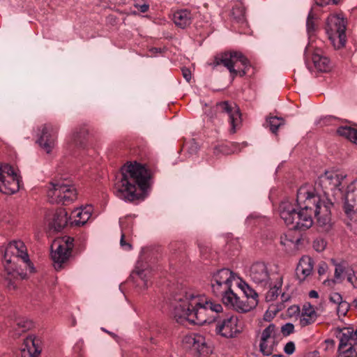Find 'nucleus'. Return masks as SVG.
<instances>
[{"mask_svg":"<svg viewBox=\"0 0 357 357\" xmlns=\"http://www.w3.org/2000/svg\"><path fill=\"white\" fill-rule=\"evenodd\" d=\"M347 175L337 172H326L315 181L314 188L301 186L297 191L296 208L289 200L282 201L279 206L281 218L290 229L305 231L313 223V215L322 231L328 232L333 227L331 208L333 202L328 192L342 194L340 188Z\"/></svg>","mask_w":357,"mask_h":357,"instance_id":"f257e3e1","label":"nucleus"},{"mask_svg":"<svg viewBox=\"0 0 357 357\" xmlns=\"http://www.w3.org/2000/svg\"><path fill=\"white\" fill-rule=\"evenodd\" d=\"M172 305V314L177 322L186 320L197 325L211 322L215 319L211 314H217L222 310L220 304L208 301L204 295H195L186 291L176 294Z\"/></svg>","mask_w":357,"mask_h":357,"instance_id":"f03ea898","label":"nucleus"},{"mask_svg":"<svg viewBox=\"0 0 357 357\" xmlns=\"http://www.w3.org/2000/svg\"><path fill=\"white\" fill-rule=\"evenodd\" d=\"M151 172L145 166L135 162L124 165L114 183L116 195L125 201L139 199L150 186Z\"/></svg>","mask_w":357,"mask_h":357,"instance_id":"7ed1b4c3","label":"nucleus"},{"mask_svg":"<svg viewBox=\"0 0 357 357\" xmlns=\"http://www.w3.org/2000/svg\"><path fill=\"white\" fill-rule=\"evenodd\" d=\"M10 253L15 254L17 257H20L24 262L26 268H27L30 273H33L35 268L29 259L24 243L21 241L10 242L5 250L3 260L6 263L4 268L7 274L5 278L8 282V286H13V288H15V280L26 279L27 275L26 273L20 272L8 266L12 261L11 257L9 256Z\"/></svg>","mask_w":357,"mask_h":357,"instance_id":"20e7f679","label":"nucleus"},{"mask_svg":"<svg viewBox=\"0 0 357 357\" xmlns=\"http://www.w3.org/2000/svg\"><path fill=\"white\" fill-rule=\"evenodd\" d=\"M220 65L228 69L232 78L245 76L251 67L250 61L238 51L224 52L215 56L210 66L215 68Z\"/></svg>","mask_w":357,"mask_h":357,"instance_id":"39448f33","label":"nucleus"},{"mask_svg":"<svg viewBox=\"0 0 357 357\" xmlns=\"http://www.w3.org/2000/svg\"><path fill=\"white\" fill-rule=\"evenodd\" d=\"M346 23L340 15H331L326 20V32L335 49L344 47L346 43Z\"/></svg>","mask_w":357,"mask_h":357,"instance_id":"423d86ee","label":"nucleus"},{"mask_svg":"<svg viewBox=\"0 0 357 357\" xmlns=\"http://www.w3.org/2000/svg\"><path fill=\"white\" fill-rule=\"evenodd\" d=\"M73 241V238L64 236L61 240L55 241L52 245L51 257L56 271L61 270L63 264L69 259L74 246Z\"/></svg>","mask_w":357,"mask_h":357,"instance_id":"0eeeda50","label":"nucleus"},{"mask_svg":"<svg viewBox=\"0 0 357 357\" xmlns=\"http://www.w3.org/2000/svg\"><path fill=\"white\" fill-rule=\"evenodd\" d=\"M52 188L47 192L52 204H68L77 198L74 186L63 182L52 183Z\"/></svg>","mask_w":357,"mask_h":357,"instance_id":"6e6552de","label":"nucleus"},{"mask_svg":"<svg viewBox=\"0 0 357 357\" xmlns=\"http://www.w3.org/2000/svg\"><path fill=\"white\" fill-rule=\"evenodd\" d=\"M243 324L238 317L233 314H226L216 324L215 331L225 338H234L243 332Z\"/></svg>","mask_w":357,"mask_h":357,"instance_id":"1a4fd4ad","label":"nucleus"},{"mask_svg":"<svg viewBox=\"0 0 357 357\" xmlns=\"http://www.w3.org/2000/svg\"><path fill=\"white\" fill-rule=\"evenodd\" d=\"M234 279V273L229 268H222L214 273L211 279V288L216 296L226 295L231 289V285Z\"/></svg>","mask_w":357,"mask_h":357,"instance_id":"9d476101","label":"nucleus"},{"mask_svg":"<svg viewBox=\"0 0 357 357\" xmlns=\"http://www.w3.org/2000/svg\"><path fill=\"white\" fill-rule=\"evenodd\" d=\"M218 112L223 117H227L231 125L229 132L234 134L241 128V114L236 103L222 101L216 104Z\"/></svg>","mask_w":357,"mask_h":357,"instance_id":"9b49d317","label":"nucleus"},{"mask_svg":"<svg viewBox=\"0 0 357 357\" xmlns=\"http://www.w3.org/2000/svg\"><path fill=\"white\" fill-rule=\"evenodd\" d=\"M59 128L52 123H45L40 130L37 143L47 153H50L56 145Z\"/></svg>","mask_w":357,"mask_h":357,"instance_id":"f8f14e48","label":"nucleus"},{"mask_svg":"<svg viewBox=\"0 0 357 357\" xmlns=\"http://www.w3.org/2000/svg\"><path fill=\"white\" fill-rule=\"evenodd\" d=\"M223 303L229 307H233L239 312H247L255 308L258 304V300L241 301L234 291H229L222 297Z\"/></svg>","mask_w":357,"mask_h":357,"instance_id":"ddd939ff","label":"nucleus"},{"mask_svg":"<svg viewBox=\"0 0 357 357\" xmlns=\"http://www.w3.org/2000/svg\"><path fill=\"white\" fill-rule=\"evenodd\" d=\"M249 276L253 282L261 287L271 286L269 272L264 262L254 263L250 268Z\"/></svg>","mask_w":357,"mask_h":357,"instance_id":"4468645a","label":"nucleus"},{"mask_svg":"<svg viewBox=\"0 0 357 357\" xmlns=\"http://www.w3.org/2000/svg\"><path fill=\"white\" fill-rule=\"evenodd\" d=\"M337 337L340 343V349H346L357 351V328H343L338 329Z\"/></svg>","mask_w":357,"mask_h":357,"instance_id":"2eb2a0df","label":"nucleus"},{"mask_svg":"<svg viewBox=\"0 0 357 357\" xmlns=\"http://www.w3.org/2000/svg\"><path fill=\"white\" fill-rule=\"evenodd\" d=\"M314 266V261L309 256H303L296 268V275L299 282H303L309 275H311Z\"/></svg>","mask_w":357,"mask_h":357,"instance_id":"dca6fc26","label":"nucleus"},{"mask_svg":"<svg viewBox=\"0 0 357 357\" xmlns=\"http://www.w3.org/2000/svg\"><path fill=\"white\" fill-rule=\"evenodd\" d=\"M312 60L315 69L321 73L329 72L331 68V63L329 59L324 56L319 49L316 50L312 56Z\"/></svg>","mask_w":357,"mask_h":357,"instance_id":"f3484780","label":"nucleus"},{"mask_svg":"<svg viewBox=\"0 0 357 357\" xmlns=\"http://www.w3.org/2000/svg\"><path fill=\"white\" fill-rule=\"evenodd\" d=\"M20 189V179L18 176H8V178L3 177L0 185V192L12 195L17 192Z\"/></svg>","mask_w":357,"mask_h":357,"instance_id":"a211bd4d","label":"nucleus"},{"mask_svg":"<svg viewBox=\"0 0 357 357\" xmlns=\"http://www.w3.org/2000/svg\"><path fill=\"white\" fill-rule=\"evenodd\" d=\"M68 220L67 211L64 208H59L54 214L52 222L50 223L51 227L59 231L67 225Z\"/></svg>","mask_w":357,"mask_h":357,"instance_id":"6ab92c4d","label":"nucleus"},{"mask_svg":"<svg viewBox=\"0 0 357 357\" xmlns=\"http://www.w3.org/2000/svg\"><path fill=\"white\" fill-rule=\"evenodd\" d=\"M173 21L177 26L185 29L192 23V14L188 10L176 11L173 15Z\"/></svg>","mask_w":357,"mask_h":357,"instance_id":"aec40b11","label":"nucleus"},{"mask_svg":"<svg viewBox=\"0 0 357 357\" xmlns=\"http://www.w3.org/2000/svg\"><path fill=\"white\" fill-rule=\"evenodd\" d=\"M333 264L335 266V273H334V278L332 280H326L324 282V284L328 286H334L336 283H342L343 281L342 275L345 273L347 275V272H350V271H347L346 267L343 264H337L335 263L334 259H332Z\"/></svg>","mask_w":357,"mask_h":357,"instance_id":"412c9836","label":"nucleus"},{"mask_svg":"<svg viewBox=\"0 0 357 357\" xmlns=\"http://www.w3.org/2000/svg\"><path fill=\"white\" fill-rule=\"evenodd\" d=\"M88 135L89 130L85 127L76 128L72 135V143L77 147H84Z\"/></svg>","mask_w":357,"mask_h":357,"instance_id":"4be33fe9","label":"nucleus"},{"mask_svg":"<svg viewBox=\"0 0 357 357\" xmlns=\"http://www.w3.org/2000/svg\"><path fill=\"white\" fill-rule=\"evenodd\" d=\"M40 342V340L37 337H28L24 340L25 347L22 351H29L31 354L38 356L41 352Z\"/></svg>","mask_w":357,"mask_h":357,"instance_id":"5701e85b","label":"nucleus"},{"mask_svg":"<svg viewBox=\"0 0 357 357\" xmlns=\"http://www.w3.org/2000/svg\"><path fill=\"white\" fill-rule=\"evenodd\" d=\"M185 342L192 349L201 351L205 347L204 337L199 334H191L185 337Z\"/></svg>","mask_w":357,"mask_h":357,"instance_id":"b1692460","label":"nucleus"},{"mask_svg":"<svg viewBox=\"0 0 357 357\" xmlns=\"http://www.w3.org/2000/svg\"><path fill=\"white\" fill-rule=\"evenodd\" d=\"M282 286V277H279L273 287L267 285L266 287H269L270 289L266 294V300L267 301H274L279 295L280 292V289Z\"/></svg>","mask_w":357,"mask_h":357,"instance_id":"393cba45","label":"nucleus"},{"mask_svg":"<svg viewBox=\"0 0 357 357\" xmlns=\"http://www.w3.org/2000/svg\"><path fill=\"white\" fill-rule=\"evenodd\" d=\"M284 119L278 116H270L266 119V127L269 128L271 132L277 134L279 128L284 125Z\"/></svg>","mask_w":357,"mask_h":357,"instance_id":"a878e982","label":"nucleus"},{"mask_svg":"<svg viewBox=\"0 0 357 357\" xmlns=\"http://www.w3.org/2000/svg\"><path fill=\"white\" fill-rule=\"evenodd\" d=\"M356 132H357V129L351 128L350 126H340L337 130V133L339 135L348 139L349 140H350L352 142L354 139Z\"/></svg>","mask_w":357,"mask_h":357,"instance_id":"bb28decb","label":"nucleus"},{"mask_svg":"<svg viewBox=\"0 0 357 357\" xmlns=\"http://www.w3.org/2000/svg\"><path fill=\"white\" fill-rule=\"evenodd\" d=\"M16 328L17 335H20L22 333L29 331L33 326V324L31 321L25 318H18L16 319Z\"/></svg>","mask_w":357,"mask_h":357,"instance_id":"cd10ccee","label":"nucleus"},{"mask_svg":"<svg viewBox=\"0 0 357 357\" xmlns=\"http://www.w3.org/2000/svg\"><path fill=\"white\" fill-rule=\"evenodd\" d=\"M90 210L91 207L82 208L81 211L77 213V217L79 218V220L74 221L75 225L77 226L84 225L91 215Z\"/></svg>","mask_w":357,"mask_h":357,"instance_id":"c85d7f7f","label":"nucleus"},{"mask_svg":"<svg viewBox=\"0 0 357 357\" xmlns=\"http://www.w3.org/2000/svg\"><path fill=\"white\" fill-rule=\"evenodd\" d=\"M241 290L243 291L247 300H257V293L251 288L247 283L243 282L240 284Z\"/></svg>","mask_w":357,"mask_h":357,"instance_id":"c756f323","label":"nucleus"},{"mask_svg":"<svg viewBox=\"0 0 357 357\" xmlns=\"http://www.w3.org/2000/svg\"><path fill=\"white\" fill-rule=\"evenodd\" d=\"M276 326L273 324H269L263 331L261 336L262 341H267L271 337H275Z\"/></svg>","mask_w":357,"mask_h":357,"instance_id":"7c9ffc66","label":"nucleus"},{"mask_svg":"<svg viewBox=\"0 0 357 357\" xmlns=\"http://www.w3.org/2000/svg\"><path fill=\"white\" fill-rule=\"evenodd\" d=\"M349 220L347 225L350 227L351 230L357 235V214L354 211L351 215H347Z\"/></svg>","mask_w":357,"mask_h":357,"instance_id":"2f4dec72","label":"nucleus"},{"mask_svg":"<svg viewBox=\"0 0 357 357\" xmlns=\"http://www.w3.org/2000/svg\"><path fill=\"white\" fill-rule=\"evenodd\" d=\"M352 306L348 302L343 301L342 302L337 304V314L339 317H344L349 311L350 307Z\"/></svg>","mask_w":357,"mask_h":357,"instance_id":"473e14b6","label":"nucleus"},{"mask_svg":"<svg viewBox=\"0 0 357 357\" xmlns=\"http://www.w3.org/2000/svg\"><path fill=\"white\" fill-rule=\"evenodd\" d=\"M259 350L264 356H271L273 351V345L268 346L267 341L260 340Z\"/></svg>","mask_w":357,"mask_h":357,"instance_id":"72a5a7b5","label":"nucleus"},{"mask_svg":"<svg viewBox=\"0 0 357 357\" xmlns=\"http://www.w3.org/2000/svg\"><path fill=\"white\" fill-rule=\"evenodd\" d=\"M314 19H315V15L312 13V11L310 10V12L308 14V16L307 18V22H306L307 30L309 33L314 32L315 30Z\"/></svg>","mask_w":357,"mask_h":357,"instance_id":"f704fd0d","label":"nucleus"},{"mask_svg":"<svg viewBox=\"0 0 357 357\" xmlns=\"http://www.w3.org/2000/svg\"><path fill=\"white\" fill-rule=\"evenodd\" d=\"M301 313L303 314V316L317 317V314L310 303L303 305Z\"/></svg>","mask_w":357,"mask_h":357,"instance_id":"c9c22d12","label":"nucleus"},{"mask_svg":"<svg viewBox=\"0 0 357 357\" xmlns=\"http://www.w3.org/2000/svg\"><path fill=\"white\" fill-rule=\"evenodd\" d=\"M0 170L2 173V175H5L6 178H8V176H17V174L15 173L14 169L9 165L6 164L0 166Z\"/></svg>","mask_w":357,"mask_h":357,"instance_id":"e433bc0d","label":"nucleus"},{"mask_svg":"<svg viewBox=\"0 0 357 357\" xmlns=\"http://www.w3.org/2000/svg\"><path fill=\"white\" fill-rule=\"evenodd\" d=\"M326 247V241L322 238H317L313 241V248L317 252H322Z\"/></svg>","mask_w":357,"mask_h":357,"instance_id":"4c0bfd02","label":"nucleus"},{"mask_svg":"<svg viewBox=\"0 0 357 357\" xmlns=\"http://www.w3.org/2000/svg\"><path fill=\"white\" fill-rule=\"evenodd\" d=\"M317 319V317H307V316H303V314L301 313V317H300V325L302 326V327H305V326H307L312 323H314Z\"/></svg>","mask_w":357,"mask_h":357,"instance_id":"58836bf2","label":"nucleus"},{"mask_svg":"<svg viewBox=\"0 0 357 357\" xmlns=\"http://www.w3.org/2000/svg\"><path fill=\"white\" fill-rule=\"evenodd\" d=\"M338 355L337 357H357V351L346 349H337Z\"/></svg>","mask_w":357,"mask_h":357,"instance_id":"ea45409f","label":"nucleus"},{"mask_svg":"<svg viewBox=\"0 0 357 357\" xmlns=\"http://www.w3.org/2000/svg\"><path fill=\"white\" fill-rule=\"evenodd\" d=\"M294 331V326L291 323H287L281 327V333L285 337L293 333Z\"/></svg>","mask_w":357,"mask_h":357,"instance_id":"a19ab883","label":"nucleus"},{"mask_svg":"<svg viewBox=\"0 0 357 357\" xmlns=\"http://www.w3.org/2000/svg\"><path fill=\"white\" fill-rule=\"evenodd\" d=\"M347 280L352 284L354 288L357 289V276L352 269L350 270V272H347Z\"/></svg>","mask_w":357,"mask_h":357,"instance_id":"79ce46f5","label":"nucleus"},{"mask_svg":"<svg viewBox=\"0 0 357 357\" xmlns=\"http://www.w3.org/2000/svg\"><path fill=\"white\" fill-rule=\"evenodd\" d=\"M329 300L331 303L337 305L343 301L341 294L337 292L331 294Z\"/></svg>","mask_w":357,"mask_h":357,"instance_id":"37998d69","label":"nucleus"},{"mask_svg":"<svg viewBox=\"0 0 357 357\" xmlns=\"http://www.w3.org/2000/svg\"><path fill=\"white\" fill-rule=\"evenodd\" d=\"M260 218L259 216L252 214L247 218L245 223L248 226H252L258 222Z\"/></svg>","mask_w":357,"mask_h":357,"instance_id":"c03bdc74","label":"nucleus"},{"mask_svg":"<svg viewBox=\"0 0 357 357\" xmlns=\"http://www.w3.org/2000/svg\"><path fill=\"white\" fill-rule=\"evenodd\" d=\"M285 354L291 355L295 351V344L293 342H287L284 348Z\"/></svg>","mask_w":357,"mask_h":357,"instance_id":"a18cd8bd","label":"nucleus"},{"mask_svg":"<svg viewBox=\"0 0 357 357\" xmlns=\"http://www.w3.org/2000/svg\"><path fill=\"white\" fill-rule=\"evenodd\" d=\"M200 255L204 257V259L208 258V253L210 251V248L205 245L199 244Z\"/></svg>","mask_w":357,"mask_h":357,"instance_id":"49530a36","label":"nucleus"},{"mask_svg":"<svg viewBox=\"0 0 357 357\" xmlns=\"http://www.w3.org/2000/svg\"><path fill=\"white\" fill-rule=\"evenodd\" d=\"M137 275L144 282V287H147V280L145 279L146 273L144 270H136L132 272V275Z\"/></svg>","mask_w":357,"mask_h":357,"instance_id":"de8ad7c7","label":"nucleus"},{"mask_svg":"<svg viewBox=\"0 0 357 357\" xmlns=\"http://www.w3.org/2000/svg\"><path fill=\"white\" fill-rule=\"evenodd\" d=\"M120 245L123 249H125L126 250H130L132 248L131 244L126 241L124 234H121V240H120Z\"/></svg>","mask_w":357,"mask_h":357,"instance_id":"09e8293b","label":"nucleus"},{"mask_svg":"<svg viewBox=\"0 0 357 357\" xmlns=\"http://www.w3.org/2000/svg\"><path fill=\"white\" fill-rule=\"evenodd\" d=\"M328 269V265L324 261H321L318 265V273L319 275H324L326 273Z\"/></svg>","mask_w":357,"mask_h":357,"instance_id":"8fccbe9b","label":"nucleus"},{"mask_svg":"<svg viewBox=\"0 0 357 357\" xmlns=\"http://www.w3.org/2000/svg\"><path fill=\"white\" fill-rule=\"evenodd\" d=\"M181 71H182L183 77L185 78V79L188 82H190L191 80V77H192V74H191V71L190 70V69H188L187 68H183L181 69Z\"/></svg>","mask_w":357,"mask_h":357,"instance_id":"3c124183","label":"nucleus"},{"mask_svg":"<svg viewBox=\"0 0 357 357\" xmlns=\"http://www.w3.org/2000/svg\"><path fill=\"white\" fill-rule=\"evenodd\" d=\"M315 3L317 6H324L331 3L336 4L337 3V0H315Z\"/></svg>","mask_w":357,"mask_h":357,"instance_id":"603ef678","label":"nucleus"},{"mask_svg":"<svg viewBox=\"0 0 357 357\" xmlns=\"http://www.w3.org/2000/svg\"><path fill=\"white\" fill-rule=\"evenodd\" d=\"M134 6L135 8H137L142 13L147 12L149 10V5L147 3H142V4H140L138 3H135Z\"/></svg>","mask_w":357,"mask_h":357,"instance_id":"864d4df0","label":"nucleus"},{"mask_svg":"<svg viewBox=\"0 0 357 357\" xmlns=\"http://www.w3.org/2000/svg\"><path fill=\"white\" fill-rule=\"evenodd\" d=\"M151 332L152 335H155L160 333L162 332V329L158 328L156 326H153L151 328Z\"/></svg>","mask_w":357,"mask_h":357,"instance_id":"5fc2aeb1","label":"nucleus"},{"mask_svg":"<svg viewBox=\"0 0 357 357\" xmlns=\"http://www.w3.org/2000/svg\"><path fill=\"white\" fill-rule=\"evenodd\" d=\"M348 186L350 187V189L354 190L357 192V178L348 185Z\"/></svg>","mask_w":357,"mask_h":357,"instance_id":"6e6d98bb","label":"nucleus"},{"mask_svg":"<svg viewBox=\"0 0 357 357\" xmlns=\"http://www.w3.org/2000/svg\"><path fill=\"white\" fill-rule=\"evenodd\" d=\"M273 318V316L271 315V313H269L268 311L266 312V313L264 315V319L266 321H271Z\"/></svg>","mask_w":357,"mask_h":357,"instance_id":"4d7b16f0","label":"nucleus"},{"mask_svg":"<svg viewBox=\"0 0 357 357\" xmlns=\"http://www.w3.org/2000/svg\"><path fill=\"white\" fill-rule=\"evenodd\" d=\"M309 296L310 298H317L319 297V294L317 291L315 290H311L310 292H309Z\"/></svg>","mask_w":357,"mask_h":357,"instance_id":"13d9d810","label":"nucleus"},{"mask_svg":"<svg viewBox=\"0 0 357 357\" xmlns=\"http://www.w3.org/2000/svg\"><path fill=\"white\" fill-rule=\"evenodd\" d=\"M325 343L327 344L328 347H333L335 346V341L332 339H327L325 340Z\"/></svg>","mask_w":357,"mask_h":357,"instance_id":"bf43d9fd","label":"nucleus"},{"mask_svg":"<svg viewBox=\"0 0 357 357\" xmlns=\"http://www.w3.org/2000/svg\"><path fill=\"white\" fill-rule=\"evenodd\" d=\"M190 153H196L197 151V144L193 142L191 144V147L190 148Z\"/></svg>","mask_w":357,"mask_h":357,"instance_id":"052dcab7","label":"nucleus"},{"mask_svg":"<svg viewBox=\"0 0 357 357\" xmlns=\"http://www.w3.org/2000/svg\"><path fill=\"white\" fill-rule=\"evenodd\" d=\"M22 357H38L29 353V351H22Z\"/></svg>","mask_w":357,"mask_h":357,"instance_id":"680f3d73","label":"nucleus"},{"mask_svg":"<svg viewBox=\"0 0 357 357\" xmlns=\"http://www.w3.org/2000/svg\"><path fill=\"white\" fill-rule=\"evenodd\" d=\"M351 305L357 309V297L353 301Z\"/></svg>","mask_w":357,"mask_h":357,"instance_id":"e2e57ef3","label":"nucleus"},{"mask_svg":"<svg viewBox=\"0 0 357 357\" xmlns=\"http://www.w3.org/2000/svg\"><path fill=\"white\" fill-rule=\"evenodd\" d=\"M272 357H284L283 355H273Z\"/></svg>","mask_w":357,"mask_h":357,"instance_id":"0e129e2a","label":"nucleus"}]
</instances>
